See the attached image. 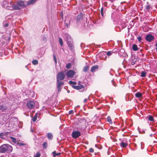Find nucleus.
I'll return each mask as SVG.
<instances>
[{"mask_svg": "<svg viewBox=\"0 0 157 157\" xmlns=\"http://www.w3.org/2000/svg\"><path fill=\"white\" fill-rule=\"evenodd\" d=\"M63 37L65 40L66 41L68 47L70 49H73L74 48L71 36L67 33L64 34Z\"/></svg>", "mask_w": 157, "mask_h": 157, "instance_id": "obj_1", "label": "nucleus"}, {"mask_svg": "<svg viewBox=\"0 0 157 157\" xmlns=\"http://www.w3.org/2000/svg\"><path fill=\"white\" fill-rule=\"evenodd\" d=\"M12 150V147L8 144H4L0 147V152L1 153L11 152Z\"/></svg>", "mask_w": 157, "mask_h": 157, "instance_id": "obj_2", "label": "nucleus"}, {"mask_svg": "<svg viewBox=\"0 0 157 157\" xmlns=\"http://www.w3.org/2000/svg\"><path fill=\"white\" fill-rule=\"evenodd\" d=\"M26 5L25 4L24 1L22 0H19L17 1L16 3L14 4L13 8L14 10H19L21 8L25 7Z\"/></svg>", "mask_w": 157, "mask_h": 157, "instance_id": "obj_3", "label": "nucleus"}, {"mask_svg": "<svg viewBox=\"0 0 157 157\" xmlns=\"http://www.w3.org/2000/svg\"><path fill=\"white\" fill-rule=\"evenodd\" d=\"M17 122V119L15 117H13L11 119L10 123H9V126L11 128L13 127L14 126L16 125Z\"/></svg>", "mask_w": 157, "mask_h": 157, "instance_id": "obj_4", "label": "nucleus"}, {"mask_svg": "<svg viewBox=\"0 0 157 157\" xmlns=\"http://www.w3.org/2000/svg\"><path fill=\"white\" fill-rule=\"evenodd\" d=\"M65 75L63 71L59 72L57 76V80H61L65 78Z\"/></svg>", "mask_w": 157, "mask_h": 157, "instance_id": "obj_5", "label": "nucleus"}, {"mask_svg": "<svg viewBox=\"0 0 157 157\" xmlns=\"http://www.w3.org/2000/svg\"><path fill=\"white\" fill-rule=\"evenodd\" d=\"M26 105L28 108L30 109H32L34 107L35 103L33 101H30L27 102Z\"/></svg>", "mask_w": 157, "mask_h": 157, "instance_id": "obj_6", "label": "nucleus"}, {"mask_svg": "<svg viewBox=\"0 0 157 157\" xmlns=\"http://www.w3.org/2000/svg\"><path fill=\"white\" fill-rule=\"evenodd\" d=\"M75 72L73 70H70L66 73V76L68 78H72L74 75Z\"/></svg>", "mask_w": 157, "mask_h": 157, "instance_id": "obj_7", "label": "nucleus"}, {"mask_svg": "<svg viewBox=\"0 0 157 157\" xmlns=\"http://www.w3.org/2000/svg\"><path fill=\"white\" fill-rule=\"evenodd\" d=\"M72 136L73 138L75 139L78 137V131L75 129L73 130L72 133Z\"/></svg>", "mask_w": 157, "mask_h": 157, "instance_id": "obj_8", "label": "nucleus"}, {"mask_svg": "<svg viewBox=\"0 0 157 157\" xmlns=\"http://www.w3.org/2000/svg\"><path fill=\"white\" fill-rule=\"evenodd\" d=\"M57 87L58 92H59L61 89V88L60 87L63 84V82L60 81L59 80H57Z\"/></svg>", "mask_w": 157, "mask_h": 157, "instance_id": "obj_9", "label": "nucleus"}, {"mask_svg": "<svg viewBox=\"0 0 157 157\" xmlns=\"http://www.w3.org/2000/svg\"><path fill=\"white\" fill-rule=\"evenodd\" d=\"M145 38L148 41L150 42L152 41L154 38V37L151 34H150L146 36Z\"/></svg>", "mask_w": 157, "mask_h": 157, "instance_id": "obj_10", "label": "nucleus"}, {"mask_svg": "<svg viewBox=\"0 0 157 157\" xmlns=\"http://www.w3.org/2000/svg\"><path fill=\"white\" fill-rule=\"evenodd\" d=\"M105 52H101L99 54V58L101 60H105L106 59V56Z\"/></svg>", "mask_w": 157, "mask_h": 157, "instance_id": "obj_11", "label": "nucleus"}, {"mask_svg": "<svg viewBox=\"0 0 157 157\" xmlns=\"http://www.w3.org/2000/svg\"><path fill=\"white\" fill-rule=\"evenodd\" d=\"M80 82L79 81V91L82 92L85 90V87L84 85L80 84Z\"/></svg>", "mask_w": 157, "mask_h": 157, "instance_id": "obj_12", "label": "nucleus"}, {"mask_svg": "<svg viewBox=\"0 0 157 157\" xmlns=\"http://www.w3.org/2000/svg\"><path fill=\"white\" fill-rule=\"evenodd\" d=\"M98 65H94L92 67L90 71L92 72L95 71V70L98 69Z\"/></svg>", "mask_w": 157, "mask_h": 157, "instance_id": "obj_13", "label": "nucleus"}, {"mask_svg": "<svg viewBox=\"0 0 157 157\" xmlns=\"http://www.w3.org/2000/svg\"><path fill=\"white\" fill-rule=\"evenodd\" d=\"M37 0H30L27 3V5L28 6L30 5L31 4H34L37 1Z\"/></svg>", "mask_w": 157, "mask_h": 157, "instance_id": "obj_14", "label": "nucleus"}, {"mask_svg": "<svg viewBox=\"0 0 157 157\" xmlns=\"http://www.w3.org/2000/svg\"><path fill=\"white\" fill-rule=\"evenodd\" d=\"M14 5V4H11V3H9V5H8V7H7L6 9L8 10H14L13 7Z\"/></svg>", "mask_w": 157, "mask_h": 157, "instance_id": "obj_15", "label": "nucleus"}, {"mask_svg": "<svg viewBox=\"0 0 157 157\" xmlns=\"http://www.w3.org/2000/svg\"><path fill=\"white\" fill-rule=\"evenodd\" d=\"M6 106L4 105H0V110L2 112H4L6 109Z\"/></svg>", "mask_w": 157, "mask_h": 157, "instance_id": "obj_16", "label": "nucleus"}, {"mask_svg": "<svg viewBox=\"0 0 157 157\" xmlns=\"http://www.w3.org/2000/svg\"><path fill=\"white\" fill-rule=\"evenodd\" d=\"M118 24L120 25L121 26V27L122 29L126 27L125 22L121 23V21H120L118 22Z\"/></svg>", "mask_w": 157, "mask_h": 157, "instance_id": "obj_17", "label": "nucleus"}, {"mask_svg": "<svg viewBox=\"0 0 157 157\" xmlns=\"http://www.w3.org/2000/svg\"><path fill=\"white\" fill-rule=\"evenodd\" d=\"M10 138L11 139L12 141L14 144H17V143H18V142L17 141L16 138L12 136H10Z\"/></svg>", "mask_w": 157, "mask_h": 157, "instance_id": "obj_18", "label": "nucleus"}, {"mask_svg": "<svg viewBox=\"0 0 157 157\" xmlns=\"http://www.w3.org/2000/svg\"><path fill=\"white\" fill-rule=\"evenodd\" d=\"M9 5V3L7 2L6 1H4L3 2L2 6L5 8H6L8 7V5Z\"/></svg>", "mask_w": 157, "mask_h": 157, "instance_id": "obj_19", "label": "nucleus"}, {"mask_svg": "<svg viewBox=\"0 0 157 157\" xmlns=\"http://www.w3.org/2000/svg\"><path fill=\"white\" fill-rule=\"evenodd\" d=\"M135 96L138 98H140L142 97V94L139 92H137L135 94Z\"/></svg>", "mask_w": 157, "mask_h": 157, "instance_id": "obj_20", "label": "nucleus"}, {"mask_svg": "<svg viewBox=\"0 0 157 157\" xmlns=\"http://www.w3.org/2000/svg\"><path fill=\"white\" fill-rule=\"evenodd\" d=\"M53 156L54 157H57L59 155H61V153L60 152H59L58 153H56L55 151H53L52 153Z\"/></svg>", "mask_w": 157, "mask_h": 157, "instance_id": "obj_21", "label": "nucleus"}, {"mask_svg": "<svg viewBox=\"0 0 157 157\" xmlns=\"http://www.w3.org/2000/svg\"><path fill=\"white\" fill-rule=\"evenodd\" d=\"M127 143H124L123 142H122L120 144V146L122 147H125L127 146Z\"/></svg>", "mask_w": 157, "mask_h": 157, "instance_id": "obj_22", "label": "nucleus"}, {"mask_svg": "<svg viewBox=\"0 0 157 157\" xmlns=\"http://www.w3.org/2000/svg\"><path fill=\"white\" fill-rule=\"evenodd\" d=\"M132 49L134 51H136L137 50L139 49L137 47L136 45L134 44L132 46Z\"/></svg>", "mask_w": 157, "mask_h": 157, "instance_id": "obj_23", "label": "nucleus"}, {"mask_svg": "<svg viewBox=\"0 0 157 157\" xmlns=\"http://www.w3.org/2000/svg\"><path fill=\"white\" fill-rule=\"evenodd\" d=\"M47 136L48 139L50 140H51L53 137L51 133H49L47 134Z\"/></svg>", "mask_w": 157, "mask_h": 157, "instance_id": "obj_24", "label": "nucleus"}, {"mask_svg": "<svg viewBox=\"0 0 157 157\" xmlns=\"http://www.w3.org/2000/svg\"><path fill=\"white\" fill-rule=\"evenodd\" d=\"M89 69V66H86L83 68V71L85 72H86Z\"/></svg>", "mask_w": 157, "mask_h": 157, "instance_id": "obj_25", "label": "nucleus"}, {"mask_svg": "<svg viewBox=\"0 0 157 157\" xmlns=\"http://www.w3.org/2000/svg\"><path fill=\"white\" fill-rule=\"evenodd\" d=\"M59 40L60 44L61 46H62L63 45V42L62 39L61 37H59Z\"/></svg>", "mask_w": 157, "mask_h": 157, "instance_id": "obj_26", "label": "nucleus"}, {"mask_svg": "<svg viewBox=\"0 0 157 157\" xmlns=\"http://www.w3.org/2000/svg\"><path fill=\"white\" fill-rule=\"evenodd\" d=\"M37 113H36L35 115L33 117L32 120L33 121L35 122L36 121L37 117Z\"/></svg>", "mask_w": 157, "mask_h": 157, "instance_id": "obj_27", "label": "nucleus"}, {"mask_svg": "<svg viewBox=\"0 0 157 157\" xmlns=\"http://www.w3.org/2000/svg\"><path fill=\"white\" fill-rule=\"evenodd\" d=\"M147 72L145 71H142L141 72V76L142 77H144L146 76Z\"/></svg>", "mask_w": 157, "mask_h": 157, "instance_id": "obj_28", "label": "nucleus"}, {"mask_svg": "<svg viewBox=\"0 0 157 157\" xmlns=\"http://www.w3.org/2000/svg\"><path fill=\"white\" fill-rule=\"evenodd\" d=\"M107 121L110 123L112 124V122L109 116H108L107 118Z\"/></svg>", "mask_w": 157, "mask_h": 157, "instance_id": "obj_29", "label": "nucleus"}, {"mask_svg": "<svg viewBox=\"0 0 157 157\" xmlns=\"http://www.w3.org/2000/svg\"><path fill=\"white\" fill-rule=\"evenodd\" d=\"M32 63L34 65H36L38 63V61L37 60H33L32 61Z\"/></svg>", "mask_w": 157, "mask_h": 157, "instance_id": "obj_30", "label": "nucleus"}, {"mask_svg": "<svg viewBox=\"0 0 157 157\" xmlns=\"http://www.w3.org/2000/svg\"><path fill=\"white\" fill-rule=\"evenodd\" d=\"M148 120L151 121H154V118L153 117L151 116H148Z\"/></svg>", "mask_w": 157, "mask_h": 157, "instance_id": "obj_31", "label": "nucleus"}, {"mask_svg": "<svg viewBox=\"0 0 157 157\" xmlns=\"http://www.w3.org/2000/svg\"><path fill=\"white\" fill-rule=\"evenodd\" d=\"M69 83L70 85H75L76 84V83L75 82L73 81H70Z\"/></svg>", "mask_w": 157, "mask_h": 157, "instance_id": "obj_32", "label": "nucleus"}, {"mask_svg": "<svg viewBox=\"0 0 157 157\" xmlns=\"http://www.w3.org/2000/svg\"><path fill=\"white\" fill-rule=\"evenodd\" d=\"M47 143L46 142H44L43 144V147L44 148H46L47 147Z\"/></svg>", "mask_w": 157, "mask_h": 157, "instance_id": "obj_33", "label": "nucleus"}, {"mask_svg": "<svg viewBox=\"0 0 157 157\" xmlns=\"http://www.w3.org/2000/svg\"><path fill=\"white\" fill-rule=\"evenodd\" d=\"M71 63H68L66 65V67L67 69H69L71 68Z\"/></svg>", "mask_w": 157, "mask_h": 157, "instance_id": "obj_34", "label": "nucleus"}, {"mask_svg": "<svg viewBox=\"0 0 157 157\" xmlns=\"http://www.w3.org/2000/svg\"><path fill=\"white\" fill-rule=\"evenodd\" d=\"M151 7L150 5L147 4V6H146V9L147 10H149L150 9Z\"/></svg>", "mask_w": 157, "mask_h": 157, "instance_id": "obj_35", "label": "nucleus"}, {"mask_svg": "<svg viewBox=\"0 0 157 157\" xmlns=\"http://www.w3.org/2000/svg\"><path fill=\"white\" fill-rule=\"evenodd\" d=\"M113 53V52L111 51H108L107 53V55L108 56H109L111 55Z\"/></svg>", "mask_w": 157, "mask_h": 157, "instance_id": "obj_36", "label": "nucleus"}, {"mask_svg": "<svg viewBox=\"0 0 157 157\" xmlns=\"http://www.w3.org/2000/svg\"><path fill=\"white\" fill-rule=\"evenodd\" d=\"M17 144L19 146H24L25 145V144L24 143H19L18 142V143H17Z\"/></svg>", "mask_w": 157, "mask_h": 157, "instance_id": "obj_37", "label": "nucleus"}, {"mask_svg": "<svg viewBox=\"0 0 157 157\" xmlns=\"http://www.w3.org/2000/svg\"><path fill=\"white\" fill-rule=\"evenodd\" d=\"M40 154L39 152H37L36 153L35 157H40Z\"/></svg>", "mask_w": 157, "mask_h": 157, "instance_id": "obj_38", "label": "nucleus"}, {"mask_svg": "<svg viewBox=\"0 0 157 157\" xmlns=\"http://www.w3.org/2000/svg\"><path fill=\"white\" fill-rule=\"evenodd\" d=\"M53 58L55 63L56 64L57 63V59L55 55H53Z\"/></svg>", "mask_w": 157, "mask_h": 157, "instance_id": "obj_39", "label": "nucleus"}, {"mask_svg": "<svg viewBox=\"0 0 157 157\" xmlns=\"http://www.w3.org/2000/svg\"><path fill=\"white\" fill-rule=\"evenodd\" d=\"M101 14L102 16H103V8L102 7L101 9Z\"/></svg>", "mask_w": 157, "mask_h": 157, "instance_id": "obj_40", "label": "nucleus"}, {"mask_svg": "<svg viewBox=\"0 0 157 157\" xmlns=\"http://www.w3.org/2000/svg\"><path fill=\"white\" fill-rule=\"evenodd\" d=\"M72 87L75 89L78 90V86H72Z\"/></svg>", "mask_w": 157, "mask_h": 157, "instance_id": "obj_41", "label": "nucleus"}, {"mask_svg": "<svg viewBox=\"0 0 157 157\" xmlns=\"http://www.w3.org/2000/svg\"><path fill=\"white\" fill-rule=\"evenodd\" d=\"M4 134L3 133H0V137L2 139H3Z\"/></svg>", "mask_w": 157, "mask_h": 157, "instance_id": "obj_42", "label": "nucleus"}, {"mask_svg": "<svg viewBox=\"0 0 157 157\" xmlns=\"http://www.w3.org/2000/svg\"><path fill=\"white\" fill-rule=\"evenodd\" d=\"M89 151L90 152L93 153L94 152V150L93 148H91L90 149Z\"/></svg>", "mask_w": 157, "mask_h": 157, "instance_id": "obj_43", "label": "nucleus"}, {"mask_svg": "<svg viewBox=\"0 0 157 157\" xmlns=\"http://www.w3.org/2000/svg\"><path fill=\"white\" fill-rule=\"evenodd\" d=\"M137 39H138V40L140 41V42L141 40H142V38H141V36H139L137 38Z\"/></svg>", "mask_w": 157, "mask_h": 157, "instance_id": "obj_44", "label": "nucleus"}, {"mask_svg": "<svg viewBox=\"0 0 157 157\" xmlns=\"http://www.w3.org/2000/svg\"><path fill=\"white\" fill-rule=\"evenodd\" d=\"M73 110H71L69 111V114H71L73 113Z\"/></svg>", "mask_w": 157, "mask_h": 157, "instance_id": "obj_45", "label": "nucleus"}, {"mask_svg": "<svg viewBox=\"0 0 157 157\" xmlns=\"http://www.w3.org/2000/svg\"><path fill=\"white\" fill-rule=\"evenodd\" d=\"M9 25V24L7 23H6L5 24L4 26L5 27H7Z\"/></svg>", "mask_w": 157, "mask_h": 157, "instance_id": "obj_46", "label": "nucleus"}, {"mask_svg": "<svg viewBox=\"0 0 157 157\" xmlns=\"http://www.w3.org/2000/svg\"><path fill=\"white\" fill-rule=\"evenodd\" d=\"M151 130L153 131V132H154V131H155L156 130L155 128H152L151 127Z\"/></svg>", "mask_w": 157, "mask_h": 157, "instance_id": "obj_47", "label": "nucleus"}, {"mask_svg": "<svg viewBox=\"0 0 157 157\" xmlns=\"http://www.w3.org/2000/svg\"><path fill=\"white\" fill-rule=\"evenodd\" d=\"M87 101V99L86 98H85V99H84V102H86Z\"/></svg>", "mask_w": 157, "mask_h": 157, "instance_id": "obj_48", "label": "nucleus"}, {"mask_svg": "<svg viewBox=\"0 0 157 157\" xmlns=\"http://www.w3.org/2000/svg\"><path fill=\"white\" fill-rule=\"evenodd\" d=\"M65 24H66V26L67 27H68V25H69L68 24H67V23H66Z\"/></svg>", "mask_w": 157, "mask_h": 157, "instance_id": "obj_49", "label": "nucleus"}, {"mask_svg": "<svg viewBox=\"0 0 157 157\" xmlns=\"http://www.w3.org/2000/svg\"><path fill=\"white\" fill-rule=\"evenodd\" d=\"M153 136V134H151L150 135V136L151 137H152Z\"/></svg>", "mask_w": 157, "mask_h": 157, "instance_id": "obj_50", "label": "nucleus"}, {"mask_svg": "<svg viewBox=\"0 0 157 157\" xmlns=\"http://www.w3.org/2000/svg\"><path fill=\"white\" fill-rule=\"evenodd\" d=\"M79 136L80 135V132H79Z\"/></svg>", "mask_w": 157, "mask_h": 157, "instance_id": "obj_51", "label": "nucleus"}, {"mask_svg": "<svg viewBox=\"0 0 157 157\" xmlns=\"http://www.w3.org/2000/svg\"><path fill=\"white\" fill-rule=\"evenodd\" d=\"M155 46L157 47V43L156 44Z\"/></svg>", "mask_w": 157, "mask_h": 157, "instance_id": "obj_52", "label": "nucleus"}, {"mask_svg": "<svg viewBox=\"0 0 157 157\" xmlns=\"http://www.w3.org/2000/svg\"><path fill=\"white\" fill-rule=\"evenodd\" d=\"M97 145L96 144V145H95V146H96V147H97Z\"/></svg>", "mask_w": 157, "mask_h": 157, "instance_id": "obj_53", "label": "nucleus"}, {"mask_svg": "<svg viewBox=\"0 0 157 157\" xmlns=\"http://www.w3.org/2000/svg\"><path fill=\"white\" fill-rule=\"evenodd\" d=\"M156 50L157 51V48H156Z\"/></svg>", "mask_w": 157, "mask_h": 157, "instance_id": "obj_54", "label": "nucleus"}]
</instances>
